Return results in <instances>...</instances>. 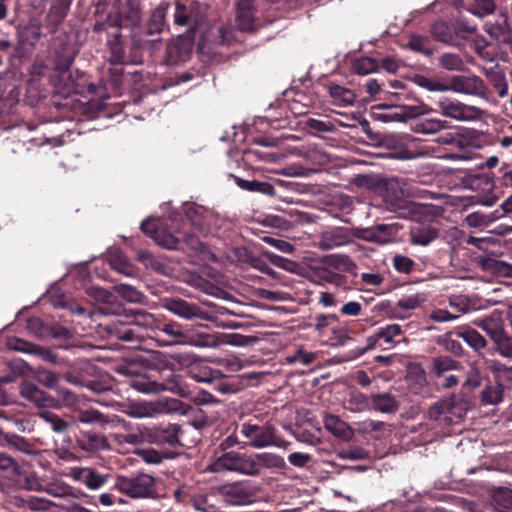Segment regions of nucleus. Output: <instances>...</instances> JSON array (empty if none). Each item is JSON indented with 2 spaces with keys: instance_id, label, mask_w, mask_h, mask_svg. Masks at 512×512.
Returning <instances> with one entry per match:
<instances>
[{
  "instance_id": "obj_54",
  "label": "nucleus",
  "mask_w": 512,
  "mask_h": 512,
  "mask_svg": "<svg viewBox=\"0 0 512 512\" xmlns=\"http://www.w3.org/2000/svg\"><path fill=\"white\" fill-rule=\"evenodd\" d=\"M244 262L250 265L252 268L257 269L261 271L262 273H265L266 275H269L273 278H277V272L273 270L268 262L267 259L263 256H257L253 253H246Z\"/></svg>"
},
{
  "instance_id": "obj_26",
  "label": "nucleus",
  "mask_w": 512,
  "mask_h": 512,
  "mask_svg": "<svg viewBox=\"0 0 512 512\" xmlns=\"http://www.w3.org/2000/svg\"><path fill=\"white\" fill-rule=\"evenodd\" d=\"M73 0H52L45 16V26L50 33H55L64 22Z\"/></svg>"
},
{
  "instance_id": "obj_23",
  "label": "nucleus",
  "mask_w": 512,
  "mask_h": 512,
  "mask_svg": "<svg viewBox=\"0 0 512 512\" xmlns=\"http://www.w3.org/2000/svg\"><path fill=\"white\" fill-rule=\"evenodd\" d=\"M168 8V2H160L151 10L143 29L140 32H143L146 35H161L168 28L166 21Z\"/></svg>"
},
{
  "instance_id": "obj_43",
  "label": "nucleus",
  "mask_w": 512,
  "mask_h": 512,
  "mask_svg": "<svg viewBox=\"0 0 512 512\" xmlns=\"http://www.w3.org/2000/svg\"><path fill=\"white\" fill-rule=\"evenodd\" d=\"M107 45L110 51V63L112 65H121L125 59V48L123 43V37L121 33L114 34L107 41Z\"/></svg>"
},
{
  "instance_id": "obj_14",
  "label": "nucleus",
  "mask_w": 512,
  "mask_h": 512,
  "mask_svg": "<svg viewBox=\"0 0 512 512\" xmlns=\"http://www.w3.org/2000/svg\"><path fill=\"white\" fill-rule=\"evenodd\" d=\"M94 14L96 17L107 18L109 27H131L127 22V9L123 10L122 0H97Z\"/></svg>"
},
{
  "instance_id": "obj_30",
  "label": "nucleus",
  "mask_w": 512,
  "mask_h": 512,
  "mask_svg": "<svg viewBox=\"0 0 512 512\" xmlns=\"http://www.w3.org/2000/svg\"><path fill=\"white\" fill-rule=\"evenodd\" d=\"M323 424L334 437L343 441H350L354 436V429L338 415L327 414L323 419Z\"/></svg>"
},
{
  "instance_id": "obj_18",
  "label": "nucleus",
  "mask_w": 512,
  "mask_h": 512,
  "mask_svg": "<svg viewBox=\"0 0 512 512\" xmlns=\"http://www.w3.org/2000/svg\"><path fill=\"white\" fill-rule=\"evenodd\" d=\"M452 90L458 93L489 99V89L479 76L457 75L452 78Z\"/></svg>"
},
{
  "instance_id": "obj_38",
  "label": "nucleus",
  "mask_w": 512,
  "mask_h": 512,
  "mask_svg": "<svg viewBox=\"0 0 512 512\" xmlns=\"http://www.w3.org/2000/svg\"><path fill=\"white\" fill-rule=\"evenodd\" d=\"M231 177L234 179L235 184L242 190L260 193L267 196L275 195L274 186L267 181H258V180H246L239 176H235L231 174Z\"/></svg>"
},
{
  "instance_id": "obj_25",
  "label": "nucleus",
  "mask_w": 512,
  "mask_h": 512,
  "mask_svg": "<svg viewBox=\"0 0 512 512\" xmlns=\"http://www.w3.org/2000/svg\"><path fill=\"white\" fill-rule=\"evenodd\" d=\"M16 37L21 47H34L42 38V24L37 18H30L27 23L16 26Z\"/></svg>"
},
{
  "instance_id": "obj_40",
  "label": "nucleus",
  "mask_w": 512,
  "mask_h": 512,
  "mask_svg": "<svg viewBox=\"0 0 512 512\" xmlns=\"http://www.w3.org/2000/svg\"><path fill=\"white\" fill-rule=\"evenodd\" d=\"M449 128L446 120L440 118H423L415 121L411 127L412 131L418 134H436Z\"/></svg>"
},
{
  "instance_id": "obj_53",
  "label": "nucleus",
  "mask_w": 512,
  "mask_h": 512,
  "mask_svg": "<svg viewBox=\"0 0 512 512\" xmlns=\"http://www.w3.org/2000/svg\"><path fill=\"white\" fill-rule=\"evenodd\" d=\"M487 368L494 375L497 382L512 383V366H507L497 360H490L487 363Z\"/></svg>"
},
{
  "instance_id": "obj_10",
  "label": "nucleus",
  "mask_w": 512,
  "mask_h": 512,
  "mask_svg": "<svg viewBox=\"0 0 512 512\" xmlns=\"http://www.w3.org/2000/svg\"><path fill=\"white\" fill-rule=\"evenodd\" d=\"M155 479L149 474L140 473L130 477L119 476L115 488L131 498L151 497L154 492Z\"/></svg>"
},
{
  "instance_id": "obj_61",
  "label": "nucleus",
  "mask_w": 512,
  "mask_h": 512,
  "mask_svg": "<svg viewBox=\"0 0 512 512\" xmlns=\"http://www.w3.org/2000/svg\"><path fill=\"white\" fill-rule=\"evenodd\" d=\"M330 96L344 105H352L355 102L356 95L348 88L340 85H332L329 88Z\"/></svg>"
},
{
  "instance_id": "obj_20",
  "label": "nucleus",
  "mask_w": 512,
  "mask_h": 512,
  "mask_svg": "<svg viewBox=\"0 0 512 512\" xmlns=\"http://www.w3.org/2000/svg\"><path fill=\"white\" fill-rule=\"evenodd\" d=\"M400 228L397 223L379 224L369 228H355L354 235L357 239L384 244L396 237Z\"/></svg>"
},
{
  "instance_id": "obj_39",
  "label": "nucleus",
  "mask_w": 512,
  "mask_h": 512,
  "mask_svg": "<svg viewBox=\"0 0 512 512\" xmlns=\"http://www.w3.org/2000/svg\"><path fill=\"white\" fill-rule=\"evenodd\" d=\"M491 503L496 512H507L512 509V489L508 487H492Z\"/></svg>"
},
{
  "instance_id": "obj_57",
  "label": "nucleus",
  "mask_w": 512,
  "mask_h": 512,
  "mask_svg": "<svg viewBox=\"0 0 512 512\" xmlns=\"http://www.w3.org/2000/svg\"><path fill=\"white\" fill-rule=\"evenodd\" d=\"M127 22L131 28L138 27L142 21V0H125Z\"/></svg>"
},
{
  "instance_id": "obj_45",
  "label": "nucleus",
  "mask_w": 512,
  "mask_h": 512,
  "mask_svg": "<svg viewBox=\"0 0 512 512\" xmlns=\"http://www.w3.org/2000/svg\"><path fill=\"white\" fill-rule=\"evenodd\" d=\"M38 417L45 422L51 430L57 434H64L69 429V423L65 421L58 414L50 410H41L38 413Z\"/></svg>"
},
{
  "instance_id": "obj_32",
  "label": "nucleus",
  "mask_w": 512,
  "mask_h": 512,
  "mask_svg": "<svg viewBox=\"0 0 512 512\" xmlns=\"http://www.w3.org/2000/svg\"><path fill=\"white\" fill-rule=\"evenodd\" d=\"M71 476L85 484L89 489H98L104 485L107 480V476L98 473L91 468H73L71 470Z\"/></svg>"
},
{
  "instance_id": "obj_7",
  "label": "nucleus",
  "mask_w": 512,
  "mask_h": 512,
  "mask_svg": "<svg viewBox=\"0 0 512 512\" xmlns=\"http://www.w3.org/2000/svg\"><path fill=\"white\" fill-rule=\"evenodd\" d=\"M174 501L184 508H193L199 512H208L214 507V495L202 491L194 484L184 483L173 489Z\"/></svg>"
},
{
  "instance_id": "obj_50",
  "label": "nucleus",
  "mask_w": 512,
  "mask_h": 512,
  "mask_svg": "<svg viewBox=\"0 0 512 512\" xmlns=\"http://www.w3.org/2000/svg\"><path fill=\"white\" fill-rule=\"evenodd\" d=\"M504 388L502 383L495 382L488 384L481 392V403L483 405H497L503 400Z\"/></svg>"
},
{
  "instance_id": "obj_62",
  "label": "nucleus",
  "mask_w": 512,
  "mask_h": 512,
  "mask_svg": "<svg viewBox=\"0 0 512 512\" xmlns=\"http://www.w3.org/2000/svg\"><path fill=\"white\" fill-rule=\"evenodd\" d=\"M439 64L448 71H460L464 67L462 58L455 53H443L439 57Z\"/></svg>"
},
{
  "instance_id": "obj_8",
  "label": "nucleus",
  "mask_w": 512,
  "mask_h": 512,
  "mask_svg": "<svg viewBox=\"0 0 512 512\" xmlns=\"http://www.w3.org/2000/svg\"><path fill=\"white\" fill-rule=\"evenodd\" d=\"M383 200L387 210L396 213L399 218H412L417 214L418 206L405 198L397 179L392 178L385 182Z\"/></svg>"
},
{
  "instance_id": "obj_13",
  "label": "nucleus",
  "mask_w": 512,
  "mask_h": 512,
  "mask_svg": "<svg viewBox=\"0 0 512 512\" xmlns=\"http://www.w3.org/2000/svg\"><path fill=\"white\" fill-rule=\"evenodd\" d=\"M240 433L248 439L247 445L255 449H261L275 444L276 429L274 426L243 423Z\"/></svg>"
},
{
  "instance_id": "obj_21",
  "label": "nucleus",
  "mask_w": 512,
  "mask_h": 512,
  "mask_svg": "<svg viewBox=\"0 0 512 512\" xmlns=\"http://www.w3.org/2000/svg\"><path fill=\"white\" fill-rule=\"evenodd\" d=\"M193 50V43L186 37H178L166 44L164 61L167 65H177L190 58Z\"/></svg>"
},
{
  "instance_id": "obj_5",
  "label": "nucleus",
  "mask_w": 512,
  "mask_h": 512,
  "mask_svg": "<svg viewBox=\"0 0 512 512\" xmlns=\"http://www.w3.org/2000/svg\"><path fill=\"white\" fill-rule=\"evenodd\" d=\"M142 232L155 241L157 245L168 250H180L181 233L179 221L171 220V224L158 220H144L140 226Z\"/></svg>"
},
{
  "instance_id": "obj_15",
  "label": "nucleus",
  "mask_w": 512,
  "mask_h": 512,
  "mask_svg": "<svg viewBox=\"0 0 512 512\" xmlns=\"http://www.w3.org/2000/svg\"><path fill=\"white\" fill-rule=\"evenodd\" d=\"M163 46V39L161 35H146L143 32L132 37V44L130 47V57L134 63H142L144 54L153 56Z\"/></svg>"
},
{
  "instance_id": "obj_63",
  "label": "nucleus",
  "mask_w": 512,
  "mask_h": 512,
  "mask_svg": "<svg viewBox=\"0 0 512 512\" xmlns=\"http://www.w3.org/2000/svg\"><path fill=\"white\" fill-rule=\"evenodd\" d=\"M113 289L120 297L131 303L140 302L143 296L135 287L128 284H117Z\"/></svg>"
},
{
  "instance_id": "obj_59",
  "label": "nucleus",
  "mask_w": 512,
  "mask_h": 512,
  "mask_svg": "<svg viewBox=\"0 0 512 512\" xmlns=\"http://www.w3.org/2000/svg\"><path fill=\"white\" fill-rule=\"evenodd\" d=\"M379 63L371 57H361L355 59L352 64L353 72L358 75H368L370 73L378 71Z\"/></svg>"
},
{
  "instance_id": "obj_11",
  "label": "nucleus",
  "mask_w": 512,
  "mask_h": 512,
  "mask_svg": "<svg viewBox=\"0 0 512 512\" xmlns=\"http://www.w3.org/2000/svg\"><path fill=\"white\" fill-rule=\"evenodd\" d=\"M435 103L441 115L457 121L474 120L482 113V111L475 106L466 105L457 99L446 96L440 97ZM435 111L437 112V110Z\"/></svg>"
},
{
  "instance_id": "obj_56",
  "label": "nucleus",
  "mask_w": 512,
  "mask_h": 512,
  "mask_svg": "<svg viewBox=\"0 0 512 512\" xmlns=\"http://www.w3.org/2000/svg\"><path fill=\"white\" fill-rule=\"evenodd\" d=\"M4 440L10 447L19 452L31 454L34 451V446L29 440L15 433L5 434Z\"/></svg>"
},
{
  "instance_id": "obj_46",
  "label": "nucleus",
  "mask_w": 512,
  "mask_h": 512,
  "mask_svg": "<svg viewBox=\"0 0 512 512\" xmlns=\"http://www.w3.org/2000/svg\"><path fill=\"white\" fill-rule=\"evenodd\" d=\"M455 334L475 351H479L487 345L486 339L478 331L470 327L460 328Z\"/></svg>"
},
{
  "instance_id": "obj_60",
  "label": "nucleus",
  "mask_w": 512,
  "mask_h": 512,
  "mask_svg": "<svg viewBox=\"0 0 512 512\" xmlns=\"http://www.w3.org/2000/svg\"><path fill=\"white\" fill-rule=\"evenodd\" d=\"M496 352L506 358H512V336L505 330L492 340Z\"/></svg>"
},
{
  "instance_id": "obj_6",
  "label": "nucleus",
  "mask_w": 512,
  "mask_h": 512,
  "mask_svg": "<svg viewBox=\"0 0 512 512\" xmlns=\"http://www.w3.org/2000/svg\"><path fill=\"white\" fill-rule=\"evenodd\" d=\"M258 491L259 486L255 482L240 480L215 487L210 494L214 499L220 497L227 505L241 506L252 503Z\"/></svg>"
},
{
  "instance_id": "obj_16",
  "label": "nucleus",
  "mask_w": 512,
  "mask_h": 512,
  "mask_svg": "<svg viewBox=\"0 0 512 512\" xmlns=\"http://www.w3.org/2000/svg\"><path fill=\"white\" fill-rule=\"evenodd\" d=\"M255 0H237L235 4V23L240 32L254 33L260 23L256 17Z\"/></svg>"
},
{
  "instance_id": "obj_33",
  "label": "nucleus",
  "mask_w": 512,
  "mask_h": 512,
  "mask_svg": "<svg viewBox=\"0 0 512 512\" xmlns=\"http://www.w3.org/2000/svg\"><path fill=\"white\" fill-rule=\"evenodd\" d=\"M77 442L79 447L86 452H95L110 448L106 436L94 431L84 432Z\"/></svg>"
},
{
  "instance_id": "obj_19",
  "label": "nucleus",
  "mask_w": 512,
  "mask_h": 512,
  "mask_svg": "<svg viewBox=\"0 0 512 512\" xmlns=\"http://www.w3.org/2000/svg\"><path fill=\"white\" fill-rule=\"evenodd\" d=\"M164 308L172 314L185 320L209 319L208 313L199 305L187 302L186 300L179 297L165 299Z\"/></svg>"
},
{
  "instance_id": "obj_4",
  "label": "nucleus",
  "mask_w": 512,
  "mask_h": 512,
  "mask_svg": "<svg viewBox=\"0 0 512 512\" xmlns=\"http://www.w3.org/2000/svg\"><path fill=\"white\" fill-rule=\"evenodd\" d=\"M469 410V402L463 394H452L443 397L427 410V418L441 425L450 426L460 423Z\"/></svg>"
},
{
  "instance_id": "obj_17",
  "label": "nucleus",
  "mask_w": 512,
  "mask_h": 512,
  "mask_svg": "<svg viewBox=\"0 0 512 512\" xmlns=\"http://www.w3.org/2000/svg\"><path fill=\"white\" fill-rule=\"evenodd\" d=\"M355 228L342 226L332 227L323 231L319 236L318 247L322 251L332 250L353 242Z\"/></svg>"
},
{
  "instance_id": "obj_22",
  "label": "nucleus",
  "mask_w": 512,
  "mask_h": 512,
  "mask_svg": "<svg viewBox=\"0 0 512 512\" xmlns=\"http://www.w3.org/2000/svg\"><path fill=\"white\" fill-rule=\"evenodd\" d=\"M22 397L41 408H59L60 401L38 388L34 383L24 381L20 386Z\"/></svg>"
},
{
  "instance_id": "obj_44",
  "label": "nucleus",
  "mask_w": 512,
  "mask_h": 512,
  "mask_svg": "<svg viewBox=\"0 0 512 512\" xmlns=\"http://www.w3.org/2000/svg\"><path fill=\"white\" fill-rule=\"evenodd\" d=\"M484 30L498 42L512 45V33L507 24V20H504L502 24L486 23Z\"/></svg>"
},
{
  "instance_id": "obj_2",
  "label": "nucleus",
  "mask_w": 512,
  "mask_h": 512,
  "mask_svg": "<svg viewBox=\"0 0 512 512\" xmlns=\"http://www.w3.org/2000/svg\"><path fill=\"white\" fill-rule=\"evenodd\" d=\"M157 330L168 337V339H158L160 346L190 345L201 348H215L220 344L217 335L206 333L202 329L189 325H182L173 320L159 323Z\"/></svg>"
},
{
  "instance_id": "obj_58",
  "label": "nucleus",
  "mask_w": 512,
  "mask_h": 512,
  "mask_svg": "<svg viewBox=\"0 0 512 512\" xmlns=\"http://www.w3.org/2000/svg\"><path fill=\"white\" fill-rule=\"evenodd\" d=\"M109 264L111 265V267L114 270H116L124 275H127V276L132 275V272H133L132 265L128 262L127 258L124 256V254L119 250H116L115 252L110 254Z\"/></svg>"
},
{
  "instance_id": "obj_3",
  "label": "nucleus",
  "mask_w": 512,
  "mask_h": 512,
  "mask_svg": "<svg viewBox=\"0 0 512 512\" xmlns=\"http://www.w3.org/2000/svg\"><path fill=\"white\" fill-rule=\"evenodd\" d=\"M50 49L49 62L55 76L58 77L59 84L65 88L67 93H80L81 84L72 78L70 71L76 51L69 42L68 36L63 34L53 38Z\"/></svg>"
},
{
  "instance_id": "obj_52",
  "label": "nucleus",
  "mask_w": 512,
  "mask_h": 512,
  "mask_svg": "<svg viewBox=\"0 0 512 512\" xmlns=\"http://www.w3.org/2000/svg\"><path fill=\"white\" fill-rule=\"evenodd\" d=\"M464 5L468 11L479 17L491 14L495 10L494 0H466Z\"/></svg>"
},
{
  "instance_id": "obj_31",
  "label": "nucleus",
  "mask_w": 512,
  "mask_h": 512,
  "mask_svg": "<svg viewBox=\"0 0 512 512\" xmlns=\"http://www.w3.org/2000/svg\"><path fill=\"white\" fill-rule=\"evenodd\" d=\"M154 322V317L152 314L144 312V311H135L134 313V322L131 324H126V328L124 330L123 336H119V340L124 342H134L138 341L141 336L138 335L135 326L142 327H150Z\"/></svg>"
},
{
  "instance_id": "obj_29",
  "label": "nucleus",
  "mask_w": 512,
  "mask_h": 512,
  "mask_svg": "<svg viewBox=\"0 0 512 512\" xmlns=\"http://www.w3.org/2000/svg\"><path fill=\"white\" fill-rule=\"evenodd\" d=\"M399 408L400 402L392 393L383 392L370 395L369 410L393 415L398 412Z\"/></svg>"
},
{
  "instance_id": "obj_24",
  "label": "nucleus",
  "mask_w": 512,
  "mask_h": 512,
  "mask_svg": "<svg viewBox=\"0 0 512 512\" xmlns=\"http://www.w3.org/2000/svg\"><path fill=\"white\" fill-rule=\"evenodd\" d=\"M97 367L88 360H80L75 362L68 371L64 373V379L78 387H84L89 377L95 375Z\"/></svg>"
},
{
  "instance_id": "obj_34",
  "label": "nucleus",
  "mask_w": 512,
  "mask_h": 512,
  "mask_svg": "<svg viewBox=\"0 0 512 512\" xmlns=\"http://www.w3.org/2000/svg\"><path fill=\"white\" fill-rule=\"evenodd\" d=\"M88 294L96 301L110 305V307L102 310L104 314L120 313L121 307L119 304H117V297L109 290L102 287L93 286L88 289Z\"/></svg>"
},
{
  "instance_id": "obj_64",
  "label": "nucleus",
  "mask_w": 512,
  "mask_h": 512,
  "mask_svg": "<svg viewBox=\"0 0 512 512\" xmlns=\"http://www.w3.org/2000/svg\"><path fill=\"white\" fill-rule=\"evenodd\" d=\"M183 211L186 219L193 227H201L203 224V209L194 203H187L183 205Z\"/></svg>"
},
{
  "instance_id": "obj_35",
  "label": "nucleus",
  "mask_w": 512,
  "mask_h": 512,
  "mask_svg": "<svg viewBox=\"0 0 512 512\" xmlns=\"http://www.w3.org/2000/svg\"><path fill=\"white\" fill-rule=\"evenodd\" d=\"M313 274L320 281L334 285L345 291L350 289L348 278L341 273L333 271L328 265L314 268Z\"/></svg>"
},
{
  "instance_id": "obj_37",
  "label": "nucleus",
  "mask_w": 512,
  "mask_h": 512,
  "mask_svg": "<svg viewBox=\"0 0 512 512\" xmlns=\"http://www.w3.org/2000/svg\"><path fill=\"white\" fill-rule=\"evenodd\" d=\"M482 71L491 85L496 89L500 98H504L508 95V83L498 63H495L491 67H484Z\"/></svg>"
},
{
  "instance_id": "obj_36",
  "label": "nucleus",
  "mask_w": 512,
  "mask_h": 512,
  "mask_svg": "<svg viewBox=\"0 0 512 512\" xmlns=\"http://www.w3.org/2000/svg\"><path fill=\"white\" fill-rule=\"evenodd\" d=\"M491 340L505 331V325L500 312L494 311L490 316L482 318L475 322Z\"/></svg>"
},
{
  "instance_id": "obj_49",
  "label": "nucleus",
  "mask_w": 512,
  "mask_h": 512,
  "mask_svg": "<svg viewBox=\"0 0 512 512\" xmlns=\"http://www.w3.org/2000/svg\"><path fill=\"white\" fill-rule=\"evenodd\" d=\"M482 268L498 277L512 278V265L494 258H485L481 262Z\"/></svg>"
},
{
  "instance_id": "obj_27",
  "label": "nucleus",
  "mask_w": 512,
  "mask_h": 512,
  "mask_svg": "<svg viewBox=\"0 0 512 512\" xmlns=\"http://www.w3.org/2000/svg\"><path fill=\"white\" fill-rule=\"evenodd\" d=\"M410 243L427 246L439 236V230L431 222H414L409 229Z\"/></svg>"
},
{
  "instance_id": "obj_28",
  "label": "nucleus",
  "mask_w": 512,
  "mask_h": 512,
  "mask_svg": "<svg viewBox=\"0 0 512 512\" xmlns=\"http://www.w3.org/2000/svg\"><path fill=\"white\" fill-rule=\"evenodd\" d=\"M462 29H457L454 25L444 21L435 22L430 29L432 36L441 42L447 44H456V38L459 36ZM463 31L472 33L475 31V26H465Z\"/></svg>"
},
{
  "instance_id": "obj_48",
  "label": "nucleus",
  "mask_w": 512,
  "mask_h": 512,
  "mask_svg": "<svg viewBox=\"0 0 512 512\" xmlns=\"http://www.w3.org/2000/svg\"><path fill=\"white\" fill-rule=\"evenodd\" d=\"M324 263L341 272H353L357 268L355 262L345 254L328 255L324 258Z\"/></svg>"
},
{
  "instance_id": "obj_42",
  "label": "nucleus",
  "mask_w": 512,
  "mask_h": 512,
  "mask_svg": "<svg viewBox=\"0 0 512 512\" xmlns=\"http://www.w3.org/2000/svg\"><path fill=\"white\" fill-rule=\"evenodd\" d=\"M399 105L380 104L373 108V117L383 123L404 122Z\"/></svg>"
},
{
  "instance_id": "obj_41",
  "label": "nucleus",
  "mask_w": 512,
  "mask_h": 512,
  "mask_svg": "<svg viewBox=\"0 0 512 512\" xmlns=\"http://www.w3.org/2000/svg\"><path fill=\"white\" fill-rule=\"evenodd\" d=\"M253 459L258 464V475H260L262 467L277 470L288 469L284 458L274 453L263 452L259 454H253Z\"/></svg>"
},
{
  "instance_id": "obj_47",
  "label": "nucleus",
  "mask_w": 512,
  "mask_h": 512,
  "mask_svg": "<svg viewBox=\"0 0 512 512\" xmlns=\"http://www.w3.org/2000/svg\"><path fill=\"white\" fill-rule=\"evenodd\" d=\"M77 420L82 424H97L101 428H106L111 423L107 415L93 408L81 410L77 415Z\"/></svg>"
},
{
  "instance_id": "obj_9",
  "label": "nucleus",
  "mask_w": 512,
  "mask_h": 512,
  "mask_svg": "<svg viewBox=\"0 0 512 512\" xmlns=\"http://www.w3.org/2000/svg\"><path fill=\"white\" fill-rule=\"evenodd\" d=\"M211 471H230L247 476H258V464L253 455L230 451L219 456L211 467Z\"/></svg>"
},
{
  "instance_id": "obj_51",
  "label": "nucleus",
  "mask_w": 512,
  "mask_h": 512,
  "mask_svg": "<svg viewBox=\"0 0 512 512\" xmlns=\"http://www.w3.org/2000/svg\"><path fill=\"white\" fill-rule=\"evenodd\" d=\"M164 408L165 407L161 402H150L145 405L131 406L127 412V415L136 419L152 417L154 413L161 412L164 410Z\"/></svg>"
},
{
  "instance_id": "obj_55",
  "label": "nucleus",
  "mask_w": 512,
  "mask_h": 512,
  "mask_svg": "<svg viewBox=\"0 0 512 512\" xmlns=\"http://www.w3.org/2000/svg\"><path fill=\"white\" fill-rule=\"evenodd\" d=\"M400 112H402L404 122L409 119H415L420 116L428 115L432 112H436L434 109L429 107L427 104L421 103L418 105H399Z\"/></svg>"
},
{
  "instance_id": "obj_1",
  "label": "nucleus",
  "mask_w": 512,
  "mask_h": 512,
  "mask_svg": "<svg viewBox=\"0 0 512 512\" xmlns=\"http://www.w3.org/2000/svg\"><path fill=\"white\" fill-rule=\"evenodd\" d=\"M149 376H139L131 380V386L145 394L160 393L163 391L176 392L179 388L173 363L167 354L154 351L147 360Z\"/></svg>"
},
{
  "instance_id": "obj_12",
  "label": "nucleus",
  "mask_w": 512,
  "mask_h": 512,
  "mask_svg": "<svg viewBox=\"0 0 512 512\" xmlns=\"http://www.w3.org/2000/svg\"><path fill=\"white\" fill-rule=\"evenodd\" d=\"M183 434L182 426L177 423H161L152 428H147L145 433L149 442L168 445L173 448L182 445L181 438Z\"/></svg>"
}]
</instances>
